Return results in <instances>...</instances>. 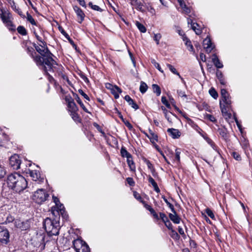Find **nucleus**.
Returning a JSON list of instances; mask_svg holds the SVG:
<instances>
[{"instance_id":"22","label":"nucleus","mask_w":252,"mask_h":252,"mask_svg":"<svg viewBox=\"0 0 252 252\" xmlns=\"http://www.w3.org/2000/svg\"><path fill=\"white\" fill-rule=\"evenodd\" d=\"M180 4L181 7L183 9V12L185 14H189L190 12V10L185 3L184 0H177Z\"/></svg>"},{"instance_id":"31","label":"nucleus","mask_w":252,"mask_h":252,"mask_svg":"<svg viewBox=\"0 0 252 252\" xmlns=\"http://www.w3.org/2000/svg\"><path fill=\"white\" fill-rule=\"evenodd\" d=\"M75 99L77 101V102L79 104V105H80V106L81 107V108L83 109V110L87 112V113H90V112L88 111V110L86 108V107L85 106V105H84V104L83 103V102H82V101L81 100L80 98H79V97L78 96V95H76V97H75Z\"/></svg>"},{"instance_id":"51","label":"nucleus","mask_w":252,"mask_h":252,"mask_svg":"<svg viewBox=\"0 0 252 252\" xmlns=\"http://www.w3.org/2000/svg\"><path fill=\"white\" fill-rule=\"evenodd\" d=\"M79 252H90V250L88 245H85Z\"/></svg>"},{"instance_id":"3","label":"nucleus","mask_w":252,"mask_h":252,"mask_svg":"<svg viewBox=\"0 0 252 252\" xmlns=\"http://www.w3.org/2000/svg\"><path fill=\"white\" fill-rule=\"evenodd\" d=\"M43 226L49 236L57 235L59 233L60 227L58 220L47 218L44 221Z\"/></svg>"},{"instance_id":"39","label":"nucleus","mask_w":252,"mask_h":252,"mask_svg":"<svg viewBox=\"0 0 252 252\" xmlns=\"http://www.w3.org/2000/svg\"><path fill=\"white\" fill-rule=\"evenodd\" d=\"M148 87L146 83L144 82H141L140 86V91L141 93L144 94L145 93L147 90Z\"/></svg>"},{"instance_id":"32","label":"nucleus","mask_w":252,"mask_h":252,"mask_svg":"<svg viewBox=\"0 0 252 252\" xmlns=\"http://www.w3.org/2000/svg\"><path fill=\"white\" fill-rule=\"evenodd\" d=\"M135 25H136V27H137V28L138 29V30L141 32H143V33L146 32V28H145V27L143 24H141L138 21H136V23H135Z\"/></svg>"},{"instance_id":"58","label":"nucleus","mask_w":252,"mask_h":252,"mask_svg":"<svg viewBox=\"0 0 252 252\" xmlns=\"http://www.w3.org/2000/svg\"><path fill=\"white\" fill-rule=\"evenodd\" d=\"M6 171L4 168L0 165V178H2L5 175Z\"/></svg>"},{"instance_id":"59","label":"nucleus","mask_w":252,"mask_h":252,"mask_svg":"<svg viewBox=\"0 0 252 252\" xmlns=\"http://www.w3.org/2000/svg\"><path fill=\"white\" fill-rule=\"evenodd\" d=\"M232 156L233 157V158L237 160H240L241 158V157H240V155L236 153V152H233L232 153Z\"/></svg>"},{"instance_id":"56","label":"nucleus","mask_w":252,"mask_h":252,"mask_svg":"<svg viewBox=\"0 0 252 252\" xmlns=\"http://www.w3.org/2000/svg\"><path fill=\"white\" fill-rule=\"evenodd\" d=\"M27 52L30 55V56L32 57V54L35 55L36 53L34 52L33 49L32 47H28L27 48Z\"/></svg>"},{"instance_id":"8","label":"nucleus","mask_w":252,"mask_h":252,"mask_svg":"<svg viewBox=\"0 0 252 252\" xmlns=\"http://www.w3.org/2000/svg\"><path fill=\"white\" fill-rule=\"evenodd\" d=\"M9 234L8 231L3 227H0V242L6 244L9 242Z\"/></svg>"},{"instance_id":"9","label":"nucleus","mask_w":252,"mask_h":252,"mask_svg":"<svg viewBox=\"0 0 252 252\" xmlns=\"http://www.w3.org/2000/svg\"><path fill=\"white\" fill-rule=\"evenodd\" d=\"M65 101L67 103L68 110L71 112H77L78 107L76 106L74 100L70 96H66L65 98Z\"/></svg>"},{"instance_id":"15","label":"nucleus","mask_w":252,"mask_h":252,"mask_svg":"<svg viewBox=\"0 0 252 252\" xmlns=\"http://www.w3.org/2000/svg\"><path fill=\"white\" fill-rule=\"evenodd\" d=\"M30 176L32 178V179L35 182L37 181L41 182L43 180V179H40V173L37 170L30 171Z\"/></svg>"},{"instance_id":"1","label":"nucleus","mask_w":252,"mask_h":252,"mask_svg":"<svg viewBox=\"0 0 252 252\" xmlns=\"http://www.w3.org/2000/svg\"><path fill=\"white\" fill-rule=\"evenodd\" d=\"M38 45H34L35 50L42 57L37 55L32 54V57L37 65L40 67L45 72L51 71L57 65L56 62L52 58L53 55L49 51L45 42L39 43Z\"/></svg>"},{"instance_id":"33","label":"nucleus","mask_w":252,"mask_h":252,"mask_svg":"<svg viewBox=\"0 0 252 252\" xmlns=\"http://www.w3.org/2000/svg\"><path fill=\"white\" fill-rule=\"evenodd\" d=\"M121 154L123 157H126L127 158H131V155L124 148H122L121 150Z\"/></svg>"},{"instance_id":"60","label":"nucleus","mask_w":252,"mask_h":252,"mask_svg":"<svg viewBox=\"0 0 252 252\" xmlns=\"http://www.w3.org/2000/svg\"><path fill=\"white\" fill-rule=\"evenodd\" d=\"M206 117L212 122H216V119L214 116L210 114H207Z\"/></svg>"},{"instance_id":"52","label":"nucleus","mask_w":252,"mask_h":252,"mask_svg":"<svg viewBox=\"0 0 252 252\" xmlns=\"http://www.w3.org/2000/svg\"><path fill=\"white\" fill-rule=\"evenodd\" d=\"M133 196L135 197V199H136L137 200L141 202V200H143L142 199V197H141L139 193L137 192L136 191L133 192Z\"/></svg>"},{"instance_id":"18","label":"nucleus","mask_w":252,"mask_h":252,"mask_svg":"<svg viewBox=\"0 0 252 252\" xmlns=\"http://www.w3.org/2000/svg\"><path fill=\"white\" fill-rule=\"evenodd\" d=\"M212 61L216 67L218 68H221L223 67L222 63L220 62V60L216 54H214L213 55Z\"/></svg>"},{"instance_id":"37","label":"nucleus","mask_w":252,"mask_h":252,"mask_svg":"<svg viewBox=\"0 0 252 252\" xmlns=\"http://www.w3.org/2000/svg\"><path fill=\"white\" fill-rule=\"evenodd\" d=\"M17 31L21 35H25L27 34L26 30L23 26H19L17 28Z\"/></svg>"},{"instance_id":"57","label":"nucleus","mask_w":252,"mask_h":252,"mask_svg":"<svg viewBox=\"0 0 252 252\" xmlns=\"http://www.w3.org/2000/svg\"><path fill=\"white\" fill-rule=\"evenodd\" d=\"M9 3L11 5V7L12 8V9L14 10V11H16L17 10V9H18V8L16 7L15 3L14 2V1L11 0H9Z\"/></svg>"},{"instance_id":"64","label":"nucleus","mask_w":252,"mask_h":252,"mask_svg":"<svg viewBox=\"0 0 252 252\" xmlns=\"http://www.w3.org/2000/svg\"><path fill=\"white\" fill-rule=\"evenodd\" d=\"M145 163L147 165L148 168L150 169L151 171L153 170V164L151 163V162L149 160H145Z\"/></svg>"},{"instance_id":"63","label":"nucleus","mask_w":252,"mask_h":252,"mask_svg":"<svg viewBox=\"0 0 252 252\" xmlns=\"http://www.w3.org/2000/svg\"><path fill=\"white\" fill-rule=\"evenodd\" d=\"M177 93L179 96H180V97H184L185 98H187V95L186 94L185 92L184 91H183L182 90H178Z\"/></svg>"},{"instance_id":"36","label":"nucleus","mask_w":252,"mask_h":252,"mask_svg":"<svg viewBox=\"0 0 252 252\" xmlns=\"http://www.w3.org/2000/svg\"><path fill=\"white\" fill-rule=\"evenodd\" d=\"M151 63L160 72L163 73V70L161 68L159 64L158 63L155 59H151Z\"/></svg>"},{"instance_id":"45","label":"nucleus","mask_w":252,"mask_h":252,"mask_svg":"<svg viewBox=\"0 0 252 252\" xmlns=\"http://www.w3.org/2000/svg\"><path fill=\"white\" fill-rule=\"evenodd\" d=\"M161 38V35L160 33L155 34L154 39L156 42L157 44H159V40Z\"/></svg>"},{"instance_id":"2","label":"nucleus","mask_w":252,"mask_h":252,"mask_svg":"<svg viewBox=\"0 0 252 252\" xmlns=\"http://www.w3.org/2000/svg\"><path fill=\"white\" fill-rule=\"evenodd\" d=\"M6 182L9 188L18 193L22 192L28 187L26 179L17 173L9 174L7 177Z\"/></svg>"},{"instance_id":"4","label":"nucleus","mask_w":252,"mask_h":252,"mask_svg":"<svg viewBox=\"0 0 252 252\" xmlns=\"http://www.w3.org/2000/svg\"><path fill=\"white\" fill-rule=\"evenodd\" d=\"M48 196V194L44 189H39L34 192L32 198L37 203L40 204L45 201Z\"/></svg>"},{"instance_id":"46","label":"nucleus","mask_w":252,"mask_h":252,"mask_svg":"<svg viewBox=\"0 0 252 252\" xmlns=\"http://www.w3.org/2000/svg\"><path fill=\"white\" fill-rule=\"evenodd\" d=\"M180 151L178 149H176L175 151V160H176L177 162H179L180 161Z\"/></svg>"},{"instance_id":"14","label":"nucleus","mask_w":252,"mask_h":252,"mask_svg":"<svg viewBox=\"0 0 252 252\" xmlns=\"http://www.w3.org/2000/svg\"><path fill=\"white\" fill-rule=\"evenodd\" d=\"M167 131L173 139L178 138L181 136V132L177 129L170 128H168Z\"/></svg>"},{"instance_id":"13","label":"nucleus","mask_w":252,"mask_h":252,"mask_svg":"<svg viewBox=\"0 0 252 252\" xmlns=\"http://www.w3.org/2000/svg\"><path fill=\"white\" fill-rule=\"evenodd\" d=\"M73 9L78 18V22L79 23H81L84 19L85 14L83 11L77 6H74Z\"/></svg>"},{"instance_id":"42","label":"nucleus","mask_w":252,"mask_h":252,"mask_svg":"<svg viewBox=\"0 0 252 252\" xmlns=\"http://www.w3.org/2000/svg\"><path fill=\"white\" fill-rule=\"evenodd\" d=\"M27 20L30 22L32 25H35L36 22L32 17L28 13H27Z\"/></svg>"},{"instance_id":"43","label":"nucleus","mask_w":252,"mask_h":252,"mask_svg":"<svg viewBox=\"0 0 252 252\" xmlns=\"http://www.w3.org/2000/svg\"><path fill=\"white\" fill-rule=\"evenodd\" d=\"M161 101L162 103L164 104L167 108H170V105L168 101H167L166 98L165 96H162L161 97Z\"/></svg>"},{"instance_id":"28","label":"nucleus","mask_w":252,"mask_h":252,"mask_svg":"<svg viewBox=\"0 0 252 252\" xmlns=\"http://www.w3.org/2000/svg\"><path fill=\"white\" fill-rule=\"evenodd\" d=\"M199 25L195 23H193L191 26V29L195 32L196 34L199 35L201 33V30L198 28Z\"/></svg>"},{"instance_id":"41","label":"nucleus","mask_w":252,"mask_h":252,"mask_svg":"<svg viewBox=\"0 0 252 252\" xmlns=\"http://www.w3.org/2000/svg\"><path fill=\"white\" fill-rule=\"evenodd\" d=\"M209 93L210 95L215 99H216L218 96L217 92L213 88H212L209 90Z\"/></svg>"},{"instance_id":"5","label":"nucleus","mask_w":252,"mask_h":252,"mask_svg":"<svg viewBox=\"0 0 252 252\" xmlns=\"http://www.w3.org/2000/svg\"><path fill=\"white\" fill-rule=\"evenodd\" d=\"M0 16L3 23L9 30H14V27L10 20V14L9 12L2 9H0Z\"/></svg>"},{"instance_id":"21","label":"nucleus","mask_w":252,"mask_h":252,"mask_svg":"<svg viewBox=\"0 0 252 252\" xmlns=\"http://www.w3.org/2000/svg\"><path fill=\"white\" fill-rule=\"evenodd\" d=\"M149 132L150 135L148 136V138L152 143H155L158 141V135L150 129H149Z\"/></svg>"},{"instance_id":"19","label":"nucleus","mask_w":252,"mask_h":252,"mask_svg":"<svg viewBox=\"0 0 252 252\" xmlns=\"http://www.w3.org/2000/svg\"><path fill=\"white\" fill-rule=\"evenodd\" d=\"M173 214H169V217L170 219L176 224H178L180 223L181 219L179 217V216L177 215L176 212L172 211Z\"/></svg>"},{"instance_id":"47","label":"nucleus","mask_w":252,"mask_h":252,"mask_svg":"<svg viewBox=\"0 0 252 252\" xmlns=\"http://www.w3.org/2000/svg\"><path fill=\"white\" fill-rule=\"evenodd\" d=\"M206 213L207 214L208 216H209L211 219H215V215H214L213 212L210 209L207 208L205 210Z\"/></svg>"},{"instance_id":"54","label":"nucleus","mask_w":252,"mask_h":252,"mask_svg":"<svg viewBox=\"0 0 252 252\" xmlns=\"http://www.w3.org/2000/svg\"><path fill=\"white\" fill-rule=\"evenodd\" d=\"M141 202L143 204L144 207L148 211H150L153 209L150 205L146 203L145 201L141 200Z\"/></svg>"},{"instance_id":"20","label":"nucleus","mask_w":252,"mask_h":252,"mask_svg":"<svg viewBox=\"0 0 252 252\" xmlns=\"http://www.w3.org/2000/svg\"><path fill=\"white\" fill-rule=\"evenodd\" d=\"M14 226L16 228H20L21 230H24L26 229V226H25L26 223L20 220H14Z\"/></svg>"},{"instance_id":"53","label":"nucleus","mask_w":252,"mask_h":252,"mask_svg":"<svg viewBox=\"0 0 252 252\" xmlns=\"http://www.w3.org/2000/svg\"><path fill=\"white\" fill-rule=\"evenodd\" d=\"M219 132H220V134L223 138H225L227 137V133H226V130L225 129H220Z\"/></svg>"},{"instance_id":"6","label":"nucleus","mask_w":252,"mask_h":252,"mask_svg":"<svg viewBox=\"0 0 252 252\" xmlns=\"http://www.w3.org/2000/svg\"><path fill=\"white\" fill-rule=\"evenodd\" d=\"M51 212L54 216L61 215L64 219H67V215L65 212L63 204L60 203L58 204V206L52 207Z\"/></svg>"},{"instance_id":"50","label":"nucleus","mask_w":252,"mask_h":252,"mask_svg":"<svg viewBox=\"0 0 252 252\" xmlns=\"http://www.w3.org/2000/svg\"><path fill=\"white\" fill-rule=\"evenodd\" d=\"M171 236L174 239H178L179 238V235L174 230L172 229Z\"/></svg>"},{"instance_id":"27","label":"nucleus","mask_w":252,"mask_h":252,"mask_svg":"<svg viewBox=\"0 0 252 252\" xmlns=\"http://www.w3.org/2000/svg\"><path fill=\"white\" fill-rule=\"evenodd\" d=\"M148 181H149V182L153 186L155 190L157 192H159L160 189H159V188L158 187V186L157 183L155 182L154 179L151 176L149 177Z\"/></svg>"},{"instance_id":"23","label":"nucleus","mask_w":252,"mask_h":252,"mask_svg":"<svg viewBox=\"0 0 252 252\" xmlns=\"http://www.w3.org/2000/svg\"><path fill=\"white\" fill-rule=\"evenodd\" d=\"M111 91L116 99L119 98V94L121 93L122 92L121 89L116 85L114 86V88Z\"/></svg>"},{"instance_id":"26","label":"nucleus","mask_w":252,"mask_h":252,"mask_svg":"<svg viewBox=\"0 0 252 252\" xmlns=\"http://www.w3.org/2000/svg\"><path fill=\"white\" fill-rule=\"evenodd\" d=\"M216 75L220 83L223 85H225L226 82L223 76L222 72L220 71L217 70L216 72Z\"/></svg>"},{"instance_id":"61","label":"nucleus","mask_w":252,"mask_h":252,"mask_svg":"<svg viewBox=\"0 0 252 252\" xmlns=\"http://www.w3.org/2000/svg\"><path fill=\"white\" fill-rule=\"evenodd\" d=\"M126 181L127 183L131 186H133L134 185V181L132 178L128 177L126 178Z\"/></svg>"},{"instance_id":"16","label":"nucleus","mask_w":252,"mask_h":252,"mask_svg":"<svg viewBox=\"0 0 252 252\" xmlns=\"http://www.w3.org/2000/svg\"><path fill=\"white\" fill-rule=\"evenodd\" d=\"M130 4L134 6L137 10L141 12L144 11L142 4L138 0H130Z\"/></svg>"},{"instance_id":"40","label":"nucleus","mask_w":252,"mask_h":252,"mask_svg":"<svg viewBox=\"0 0 252 252\" xmlns=\"http://www.w3.org/2000/svg\"><path fill=\"white\" fill-rule=\"evenodd\" d=\"M89 5L94 10H96V11H100V12H102V9L99 7L98 5H94L92 2H90L89 3Z\"/></svg>"},{"instance_id":"49","label":"nucleus","mask_w":252,"mask_h":252,"mask_svg":"<svg viewBox=\"0 0 252 252\" xmlns=\"http://www.w3.org/2000/svg\"><path fill=\"white\" fill-rule=\"evenodd\" d=\"M159 217L164 223L168 220L167 217L163 213H159Z\"/></svg>"},{"instance_id":"35","label":"nucleus","mask_w":252,"mask_h":252,"mask_svg":"<svg viewBox=\"0 0 252 252\" xmlns=\"http://www.w3.org/2000/svg\"><path fill=\"white\" fill-rule=\"evenodd\" d=\"M220 107L221 113L223 114L224 113H226V112H227V109L230 108L231 105L229 107H227V105L226 104H222L220 101Z\"/></svg>"},{"instance_id":"30","label":"nucleus","mask_w":252,"mask_h":252,"mask_svg":"<svg viewBox=\"0 0 252 252\" xmlns=\"http://www.w3.org/2000/svg\"><path fill=\"white\" fill-rule=\"evenodd\" d=\"M72 119L76 122H80L81 119L77 112H71L70 114Z\"/></svg>"},{"instance_id":"11","label":"nucleus","mask_w":252,"mask_h":252,"mask_svg":"<svg viewBox=\"0 0 252 252\" xmlns=\"http://www.w3.org/2000/svg\"><path fill=\"white\" fill-rule=\"evenodd\" d=\"M203 45L204 46V48L208 53L211 52L214 48V45L212 44L210 38L208 37H207L203 40Z\"/></svg>"},{"instance_id":"17","label":"nucleus","mask_w":252,"mask_h":252,"mask_svg":"<svg viewBox=\"0 0 252 252\" xmlns=\"http://www.w3.org/2000/svg\"><path fill=\"white\" fill-rule=\"evenodd\" d=\"M125 99L127 102L128 104L130 105L135 110H137L139 108L138 105L128 95H126L125 96Z\"/></svg>"},{"instance_id":"29","label":"nucleus","mask_w":252,"mask_h":252,"mask_svg":"<svg viewBox=\"0 0 252 252\" xmlns=\"http://www.w3.org/2000/svg\"><path fill=\"white\" fill-rule=\"evenodd\" d=\"M167 66L169 68V69L174 74L177 75L179 78H180L182 80L183 78L181 77V75L179 73V72L176 70V68H174L173 66H172L171 64L167 63L166 64Z\"/></svg>"},{"instance_id":"7","label":"nucleus","mask_w":252,"mask_h":252,"mask_svg":"<svg viewBox=\"0 0 252 252\" xmlns=\"http://www.w3.org/2000/svg\"><path fill=\"white\" fill-rule=\"evenodd\" d=\"M21 161L19 155L15 154L9 158V164L14 170H18L20 167Z\"/></svg>"},{"instance_id":"62","label":"nucleus","mask_w":252,"mask_h":252,"mask_svg":"<svg viewBox=\"0 0 252 252\" xmlns=\"http://www.w3.org/2000/svg\"><path fill=\"white\" fill-rule=\"evenodd\" d=\"M164 224H165V226L169 230H172V229H173V226H172L171 223L170 222V221L169 220L165 222Z\"/></svg>"},{"instance_id":"38","label":"nucleus","mask_w":252,"mask_h":252,"mask_svg":"<svg viewBox=\"0 0 252 252\" xmlns=\"http://www.w3.org/2000/svg\"><path fill=\"white\" fill-rule=\"evenodd\" d=\"M206 141L214 150H215L217 152H219L218 150V147L215 144V143L211 139L208 138L206 139Z\"/></svg>"},{"instance_id":"48","label":"nucleus","mask_w":252,"mask_h":252,"mask_svg":"<svg viewBox=\"0 0 252 252\" xmlns=\"http://www.w3.org/2000/svg\"><path fill=\"white\" fill-rule=\"evenodd\" d=\"M59 30L60 32L66 37V38L67 39H70L69 35L65 32V31L62 27H59Z\"/></svg>"},{"instance_id":"44","label":"nucleus","mask_w":252,"mask_h":252,"mask_svg":"<svg viewBox=\"0 0 252 252\" xmlns=\"http://www.w3.org/2000/svg\"><path fill=\"white\" fill-rule=\"evenodd\" d=\"M162 198H163L164 202L166 203L167 205L171 209L172 211H174V208L173 205L172 204H171L169 202H168V201L164 196H162Z\"/></svg>"},{"instance_id":"55","label":"nucleus","mask_w":252,"mask_h":252,"mask_svg":"<svg viewBox=\"0 0 252 252\" xmlns=\"http://www.w3.org/2000/svg\"><path fill=\"white\" fill-rule=\"evenodd\" d=\"M78 92L81 94L86 100H90L89 96L83 92L82 90H79Z\"/></svg>"},{"instance_id":"25","label":"nucleus","mask_w":252,"mask_h":252,"mask_svg":"<svg viewBox=\"0 0 252 252\" xmlns=\"http://www.w3.org/2000/svg\"><path fill=\"white\" fill-rule=\"evenodd\" d=\"M127 163L131 171L135 172L136 167L132 157L127 158Z\"/></svg>"},{"instance_id":"24","label":"nucleus","mask_w":252,"mask_h":252,"mask_svg":"<svg viewBox=\"0 0 252 252\" xmlns=\"http://www.w3.org/2000/svg\"><path fill=\"white\" fill-rule=\"evenodd\" d=\"M183 40L185 42V44L187 46L188 50L194 53V51L191 41L186 37L183 38Z\"/></svg>"},{"instance_id":"10","label":"nucleus","mask_w":252,"mask_h":252,"mask_svg":"<svg viewBox=\"0 0 252 252\" xmlns=\"http://www.w3.org/2000/svg\"><path fill=\"white\" fill-rule=\"evenodd\" d=\"M221 96L223 102L226 104L227 107L230 106L231 104V100L230 99L229 94L225 89H221Z\"/></svg>"},{"instance_id":"12","label":"nucleus","mask_w":252,"mask_h":252,"mask_svg":"<svg viewBox=\"0 0 252 252\" xmlns=\"http://www.w3.org/2000/svg\"><path fill=\"white\" fill-rule=\"evenodd\" d=\"M85 245L87 244L81 239H77L73 242V245L76 252H79Z\"/></svg>"},{"instance_id":"34","label":"nucleus","mask_w":252,"mask_h":252,"mask_svg":"<svg viewBox=\"0 0 252 252\" xmlns=\"http://www.w3.org/2000/svg\"><path fill=\"white\" fill-rule=\"evenodd\" d=\"M153 92L157 94V96H159L161 94V90L157 84L152 85Z\"/></svg>"}]
</instances>
